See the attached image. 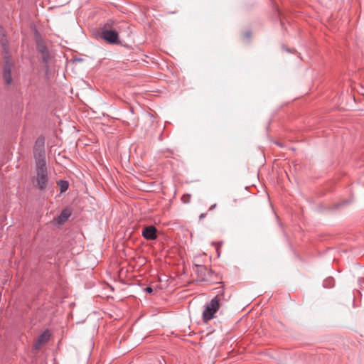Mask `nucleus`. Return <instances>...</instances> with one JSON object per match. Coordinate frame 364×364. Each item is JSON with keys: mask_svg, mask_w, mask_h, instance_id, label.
<instances>
[{"mask_svg": "<svg viewBox=\"0 0 364 364\" xmlns=\"http://www.w3.org/2000/svg\"><path fill=\"white\" fill-rule=\"evenodd\" d=\"M44 144L43 138H38L33 148L36 174L33 178V182L35 186L40 190L45 189L48 181Z\"/></svg>", "mask_w": 364, "mask_h": 364, "instance_id": "nucleus-1", "label": "nucleus"}, {"mask_svg": "<svg viewBox=\"0 0 364 364\" xmlns=\"http://www.w3.org/2000/svg\"><path fill=\"white\" fill-rule=\"evenodd\" d=\"M220 296L217 295L209 303L206 304L203 312V319L205 322H208L214 317L215 314L220 306Z\"/></svg>", "mask_w": 364, "mask_h": 364, "instance_id": "nucleus-2", "label": "nucleus"}, {"mask_svg": "<svg viewBox=\"0 0 364 364\" xmlns=\"http://www.w3.org/2000/svg\"><path fill=\"white\" fill-rule=\"evenodd\" d=\"M37 49L38 52L41 55V58L43 61L46 63H48L50 60V53L47 48V46L45 44V42L41 38H37L36 39Z\"/></svg>", "mask_w": 364, "mask_h": 364, "instance_id": "nucleus-3", "label": "nucleus"}, {"mask_svg": "<svg viewBox=\"0 0 364 364\" xmlns=\"http://www.w3.org/2000/svg\"><path fill=\"white\" fill-rule=\"evenodd\" d=\"M102 38L109 43H117L118 33L114 30L104 29L102 33Z\"/></svg>", "mask_w": 364, "mask_h": 364, "instance_id": "nucleus-4", "label": "nucleus"}, {"mask_svg": "<svg viewBox=\"0 0 364 364\" xmlns=\"http://www.w3.org/2000/svg\"><path fill=\"white\" fill-rule=\"evenodd\" d=\"M5 58L6 65L4 68L3 78L7 85H11L13 81L11 74V63L9 62V60L7 57H6Z\"/></svg>", "mask_w": 364, "mask_h": 364, "instance_id": "nucleus-5", "label": "nucleus"}, {"mask_svg": "<svg viewBox=\"0 0 364 364\" xmlns=\"http://www.w3.org/2000/svg\"><path fill=\"white\" fill-rule=\"evenodd\" d=\"M142 235L146 240H155L157 237L156 228L152 225L144 228Z\"/></svg>", "mask_w": 364, "mask_h": 364, "instance_id": "nucleus-6", "label": "nucleus"}, {"mask_svg": "<svg viewBox=\"0 0 364 364\" xmlns=\"http://www.w3.org/2000/svg\"><path fill=\"white\" fill-rule=\"evenodd\" d=\"M50 336V334L48 331H46L43 333H41L35 343V348L36 350H38L41 347V346L47 343L48 341L49 340Z\"/></svg>", "mask_w": 364, "mask_h": 364, "instance_id": "nucleus-7", "label": "nucleus"}, {"mask_svg": "<svg viewBox=\"0 0 364 364\" xmlns=\"http://www.w3.org/2000/svg\"><path fill=\"white\" fill-rule=\"evenodd\" d=\"M70 215V212L68 210L62 211L61 214L57 218V222L59 224L65 223Z\"/></svg>", "mask_w": 364, "mask_h": 364, "instance_id": "nucleus-8", "label": "nucleus"}, {"mask_svg": "<svg viewBox=\"0 0 364 364\" xmlns=\"http://www.w3.org/2000/svg\"><path fill=\"white\" fill-rule=\"evenodd\" d=\"M0 43L4 51H6L8 41L6 37L0 38Z\"/></svg>", "mask_w": 364, "mask_h": 364, "instance_id": "nucleus-9", "label": "nucleus"}, {"mask_svg": "<svg viewBox=\"0 0 364 364\" xmlns=\"http://www.w3.org/2000/svg\"><path fill=\"white\" fill-rule=\"evenodd\" d=\"M59 184H60V186L61 192L65 191L68 189V183L66 181H61Z\"/></svg>", "mask_w": 364, "mask_h": 364, "instance_id": "nucleus-10", "label": "nucleus"}, {"mask_svg": "<svg viewBox=\"0 0 364 364\" xmlns=\"http://www.w3.org/2000/svg\"><path fill=\"white\" fill-rule=\"evenodd\" d=\"M183 203H188L190 202V200H191V195L189 194H186V195H183L182 196V198H181Z\"/></svg>", "mask_w": 364, "mask_h": 364, "instance_id": "nucleus-11", "label": "nucleus"}, {"mask_svg": "<svg viewBox=\"0 0 364 364\" xmlns=\"http://www.w3.org/2000/svg\"><path fill=\"white\" fill-rule=\"evenodd\" d=\"M221 246H222V243H220V242L215 243L216 251H217L218 257H220V248L221 247Z\"/></svg>", "mask_w": 364, "mask_h": 364, "instance_id": "nucleus-12", "label": "nucleus"}, {"mask_svg": "<svg viewBox=\"0 0 364 364\" xmlns=\"http://www.w3.org/2000/svg\"><path fill=\"white\" fill-rule=\"evenodd\" d=\"M6 37L4 28L0 26V38Z\"/></svg>", "mask_w": 364, "mask_h": 364, "instance_id": "nucleus-13", "label": "nucleus"}, {"mask_svg": "<svg viewBox=\"0 0 364 364\" xmlns=\"http://www.w3.org/2000/svg\"><path fill=\"white\" fill-rule=\"evenodd\" d=\"M145 291L148 293H151L153 291L151 287H146L145 289Z\"/></svg>", "mask_w": 364, "mask_h": 364, "instance_id": "nucleus-14", "label": "nucleus"}, {"mask_svg": "<svg viewBox=\"0 0 364 364\" xmlns=\"http://www.w3.org/2000/svg\"><path fill=\"white\" fill-rule=\"evenodd\" d=\"M216 207V204H213V205L210 206V210H212L213 208H215Z\"/></svg>", "mask_w": 364, "mask_h": 364, "instance_id": "nucleus-15", "label": "nucleus"}, {"mask_svg": "<svg viewBox=\"0 0 364 364\" xmlns=\"http://www.w3.org/2000/svg\"><path fill=\"white\" fill-rule=\"evenodd\" d=\"M205 217V214L204 213H202L200 215V219H202Z\"/></svg>", "mask_w": 364, "mask_h": 364, "instance_id": "nucleus-16", "label": "nucleus"}]
</instances>
